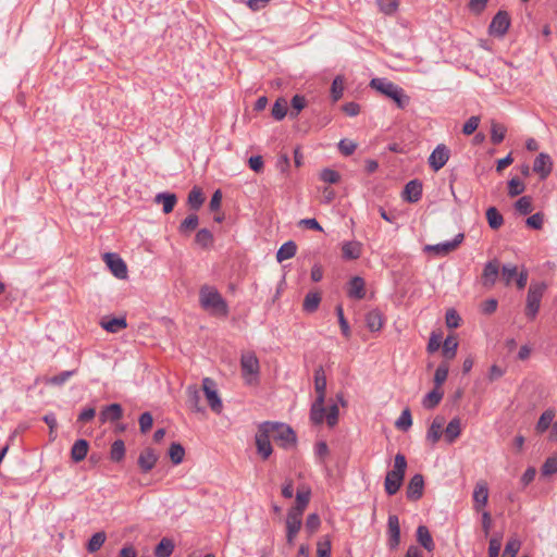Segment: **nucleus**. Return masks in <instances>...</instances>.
Returning <instances> with one entry per match:
<instances>
[{
  "label": "nucleus",
  "instance_id": "40",
  "mask_svg": "<svg viewBox=\"0 0 557 557\" xmlns=\"http://www.w3.org/2000/svg\"><path fill=\"white\" fill-rule=\"evenodd\" d=\"M507 128L505 125L499 124L497 122H492L491 126V141L494 145L500 144L506 135Z\"/></svg>",
  "mask_w": 557,
  "mask_h": 557
},
{
  "label": "nucleus",
  "instance_id": "51",
  "mask_svg": "<svg viewBox=\"0 0 557 557\" xmlns=\"http://www.w3.org/2000/svg\"><path fill=\"white\" fill-rule=\"evenodd\" d=\"M518 275V268L513 264H504L502 268V280L506 285H510L512 280Z\"/></svg>",
  "mask_w": 557,
  "mask_h": 557
},
{
  "label": "nucleus",
  "instance_id": "5",
  "mask_svg": "<svg viewBox=\"0 0 557 557\" xmlns=\"http://www.w3.org/2000/svg\"><path fill=\"white\" fill-rule=\"evenodd\" d=\"M407 469V460L403 454H397L394 459V468L388 471L385 476L384 487L388 495H395L404 481Z\"/></svg>",
  "mask_w": 557,
  "mask_h": 557
},
{
  "label": "nucleus",
  "instance_id": "54",
  "mask_svg": "<svg viewBox=\"0 0 557 557\" xmlns=\"http://www.w3.org/2000/svg\"><path fill=\"white\" fill-rule=\"evenodd\" d=\"M332 544L329 536L317 543V557H331Z\"/></svg>",
  "mask_w": 557,
  "mask_h": 557
},
{
  "label": "nucleus",
  "instance_id": "29",
  "mask_svg": "<svg viewBox=\"0 0 557 557\" xmlns=\"http://www.w3.org/2000/svg\"><path fill=\"white\" fill-rule=\"evenodd\" d=\"M445 441L448 444H453L461 434V420L459 418H454L447 424L445 429Z\"/></svg>",
  "mask_w": 557,
  "mask_h": 557
},
{
  "label": "nucleus",
  "instance_id": "53",
  "mask_svg": "<svg viewBox=\"0 0 557 557\" xmlns=\"http://www.w3.org/2000/svg\"><path fill=\"white\" fill-rule=\"evenodd\" d=\"M520 546L521 542L518 539H510L505 546L502 557H516Z\"/></svg>",
  "mask_w": 557,
  "mask_h": 557
},
{
  "label": "nucleus",
  "instance_id": "49",
  "mask_svg": "<svg viewBox=\"0 0 557 557\" xmlns=\"http://www.w3.org/2000/svg\"><path fill=\"white\" fill-rule=\"evenodd\" d=\"M516 210L525 215L532 212L533 206H532V198L529 196H523L519 198L515 203Z\"/></svg>",
  "mask_w": 557,
  "mask_h": 557
},
{
  "label": "nucleus",
  "instance_id": "45",
  "mask_svg": "<svg viewBox=\"0 0 557 557\" xmlns=\"http://www.w3.org/2000/svg\"><path fill=\"white\" fill-rule=\"evenodd\" d=\"M170 459L174 465H180L185 456V449L180 443H172L169 449Z\"/></svg>",
  "mask_w": 557,
  "mask_h": 557
},
{
  "label": "nucleus",
  "instance_id": "39",
  "mask_svg": "<svg viewBox=\"0 0 557 557\" xmlns=\"http://www.w3.org/2000/svg\"><path fill=\"white\" fill-rule=\"evenodd\" d=\"M458 348V341L455 336H447L443 343V355L447 359H453L456 356Z\"/></svg>",
  "mask_w": 557,
  "mask_h": 557
},
{
  "label": "nucleus",
  "instance_id": "59",
  "mask_svg": "<svg viewBox=\"0 0 557 557\" xmlns=\"http://www.w3.org/2000/svg\"><path fill=\"white\" fill-rule=\"evenodd\" d=\"M338 414H339V410H338L337 405H335V404L330 406L326 413L324 412V419L329 426L332 428L337 424Z\"/></svg>",
  "mask_w": 557,
  "mask_h": 557
},
{
  "label": "nucleus",
  "instance_id": "42",
  "mask_svg": "<svg viewBox=\"0 0 557 557\" xmlns=\"http://www.w3.org/2000/svg\"><path fill=\"white\" fill-rule=\"evenodd\" d=\"M195 242L202 248H208L213 244V235L208 228H201L197 232Z\"/></svg>",
  "mask_w": 557,
  "mask_h": 557
},
{
  "label": "nucleus",
  "instance_id": "10",
  "mask_svg": "<svg viewBox=\"0 0 557 557\" xmlns=\"http://www.w3.org/2000/svg\"><path fill=\"white\" fill-rule=\"evenodd\" d=\"M449 157H450L449 148L444 144H440L431 152V154L429 157V165L433 171L437 172L442 168H444V165L449 160Z\"/></svg>",
  "mask_w": 557,
  "mask_h": 557
},
{
  "label": "nucleus",
  "instance_id": "44",
  "mask_svg": "<svg viewBox=\"0 0 557 557\" xmlns=\"http://www.w3.org/2000/svg\"><path fill=\"white\" fill-rule=\"evenodd\" d=\"M106 539H107V536H106L104 532L101 531V532L95 533L88 541L87 550L89 553H95V552L99 550L101 548V546L104 544Z\"/></svg>",
  "mask_w": 557,
  "mask_h": 557
},
{
  "label": "nucleus",
  "instance_id": "36",
  "mask_svg": "<svg viewBox=\"0 0 557 557\" xmlns=\"http://www.w3.org/2000/svg\"><path fill=\"white\" fill-rule=\"evenodd\" d=\"M174 542L171 539L163 537L154 548L156 557H170L174 550Z\"/></svg>",
  "mask_w": 557,
  "mask_h": 557
},
{
  "label": "nucleus",
  "instance_id": "3",
  "mask_svg": "<svg viewBox=\"0 0 557 557\" xmlns=\"http://www.w3.org/2000/svg\"><path fill=\"white\" fill-rule=\"evenodd\" d=\"M314 389L317 398L310 409V420L313 424L318 425L324 421V401L326 396V376L321 366L314 370Z\"/></svg>",
  "mask_w": 557,
  "mask_h": 557
},
{
  "label": "nucleus",
  "instance_id": "43",
  "mask_svg": "<svg viewBox=\"0 0 557 557\" xmlns=\"http://www.w3.org/2000/svg\"><path fill=\"white\" fill-rule=\"evenodd\" d=\"M198 224H199L198 216L196 214H189L186 219H184L181 222V224L178 226V231L182 234H187V233L196 230Z\"/></svg>",
  "mask_w": 557,
  "mask_h": 557
},
{
  "label": "nucleus",
  "instance_id": "16",
  "mask_svg": "<svg viewBox=\"0 0 557 557\" xmlns=\"http://www.w3.org/2000/svg\"><path fill=\"white\" fill-rule=\"evenodd\" d=\"M388 546L391 549L397 548L400 543V525L396 515H391L387 522Z\"/></svg>",
  "mask_w": 557,
  "mask_h": 557
},
{
  "label": "nucleus",
  "instance_id": "25",
  "mask_svg": "<svg viewBox=\"0 0 557 557\" xmlns=\"http://www.w3.org/2000/svg\"><path fill=\"white\" fill-rule=\"evenodd\" d=\"M416 535L417 541L420 543L422 547H424L428 552L434 550L435 544L433 537L425 525H419Z\"/></svg>",
  "mask_w": 557,
  "mask_h": 557
},
{
  "label": "nucleus",
  "instance_id": "62",
  "mask_svg": "<svg viewBox=\"0 0 557 557\" xmlns=\"http://www.w3.org/2000/svg\"><path fill=\"white\" fill-rule=\"evenodd\" d=\"M320 178L325 183L336 184L341 176L336 171L332 169H324L320 174Z\"/></svg>",
  "mask_w": 557,
  "mask_h": 557
},
{
  "label": "nucleus",
  "instance_id": "27",
  "mask_svg": "<svg viewBox=\"0 0 557 557\" xmlns=\"http://www.w3.org/2000/svg\"><path fill=\"white\" fill-rule=\"evenodd\" d=\"M556 416V410L554 408L546 409L540 417L535 430L537 433L546 432L552 424L554 423V418Z\"/></svg>",
  "mask_w": 557,
  "mask_h": 557
},
{
  "label": "nucleus",
  "instance_id": "20",
  "mask_svg": "<svg viewBox=\"0 0 557 557\" xmlns=\"http://www.w3.org/2000/svg\"><path fill=\"white\" fill-rule=\"evenodd\" d=\"M488 500V487L486 482L479 481L475 484L474 491H473V502H474V509L480 510L482 507H485Z\"/></svg>",
  "mask_w": 557,
  "mask_h": 557
},
{
  "label": "nucleus",
  "instance_id": "57",
  "mask_svg": "<svg viewBox=\"0 0 557 557\" xmlns=\"http://www.w3.org/2000/svg\"><path fill=\"white\" fill-rule=\"evenodd\" d=\"M380 10L387 15L395 13L399 5V0H377Z\"/></svg>",
  "mask_w": 557,
  "mask_h": 557
},
{
  "label": "nucleus",
  "instance_id": "34",
  "mask_svg": "<svg viewBox=\"0 0 557 557\" xmlns=\"http://www.w3.org/2000/svg\"><path fill=\"white\" fill-rule=\"evenodd\" d=\"M367 327L371 332L380 331L383 326L382 314L379 310H371L366 315Z\"/></svg>",
  "mask_w": 557,
  "mask_h": 557
},
{
  "label": "nucleus",
  "instance_id": "2",
  "mask_svg": "<svg viewBox=\"0 0 557 557\" xmlns=\"http://www.w3.org/2000/svg\"><path fill=\"white\" fill-rule=\"evenodd\" d=\"M200 306L212 315L226 317L228 306L219 290L209 285H203L199 290Z\"/></svg>",
  "mask_w": 557,
  "mask_h": 557
},
{
  "label": "nucleus",
  "instance_id": "60",
  "mask_svg": "<svg viewBox=\"0 0 557 557\" xmlns=\"http://www.w3.org/2000/svg\"><path fill=\"white\" fill-rule=\"evenodd\" d=\"M306 107V99L305 97L300 96V95H295L293 98H292V108H293V111L290 112V115L292 116H297L299 114V112Z\"/></svg>",
  "mask_w": 557,
  "mask_h": 557
},
{
  "label": "nucleus",
  "instance_id": "50",
  "mask_svg": "<svg viewBox=\"0 0 557 557\" xmlns=\"http://www.w3.org/2000/svg\"><path fill=\"white\" fill-rule=\"evenodd\" d=\"M111 459L113 461H121L125 456V445L122 440H116L111 446Z\"/></svg>",
  "mask_w": 557,
  "mask_h": 557
},
{
  "label": "nucleus",
  "instance_id": "61",
  "mask_svg": "<svg viewBox=\"0 0 557 557\" xmlns=\"http://www.w3.org/2000/svg\"><path fill=\"white\" fill-rule=\"evenodd\" d=\"M527 225L534 230H541L544 223V215L541 212H536L529 216L525 221Z\"/></svg>",
  "mask_w": 557,
  "mask_h": 557
},
{
  "label": "nucleus",
  "instance_id": "41",
  "mask_svg": "<svg viewBox=\"0 0 557 557\" xmlns=\"http://www.w3.org/2000/svg\"><path fill=\"white\" fill-rule=\"evenodd\" d=\"M205 201L203 194L200 188L194 187L188 194V205L191 209L198 210Z\"/></svg>",
  "mask_w": 557,
  "mask_h": 557
},
{
  "label": "nucleus",
  "instance_id": "63",
  "mask_svg": "<svg viewBox=\"0 0 557 557\" xmlns=\"http://www.w3.org/2000/svg\"><path fill=\"white\" fill-rule=\"evenodd\" d=\"M557 472V458L549 457L546 459L544 465L542 466V474L550 475Z\"/></svg>",
  "mask_w": 557,
  "mask_h": 557
},
{
  "label": "nucleus",
  "instance_id": "64",
  "mask_svg": "<svg viewBox=\"0 0 557 557\" xmlns=\"http://www.w3.org/2000/svg\"><path fill=\"white\" fill-rule=\"evenodd\" d=\"M502 548V537L494 536L490 540L488 544V557H498Z\"/></svg>",
  "mask_w": 557,
  "mask_h": 557
},
{
  "label": "nucleus",
  "instance_id": "37",
  "mask_svg": "<svg viewBox=\"0 0 557 557\" xmlns=\"http://www.w3.org/2000/svg\"><path fill=\"white\" fill-rule=\"evenodd\" d=\"M443 395L444 393L436 387L433 391L429 392L422 400L424 408L432 409L436 407L442 400Z\"/></svg>",
  "mask_w": 557,
  "mask_h": 557
},
{
  "label": "nucleus",
  "instance_id": "15",
  "mask_svg": "<svg viewBox=\"0 0 557 557\" xmlns=\"http://www.w3.org/2000/svg\"><path fill=\"white\" fill-rule=\"evenodd\" d=\"M159 459L154 449L147 447L143 449L138 457V466L144 473L151 471Z\"/></svg>",
  "mask_w": 557,
  "mask_h": 557
},
{
  "label": "nucleus",
  "instance_id": "55",
  "mask_svg": "<svg viewBox=\"0 0 557 557\" xmlns=\"http://www.w3.org/2000/svg\"><path fill=\"white\" fill-rule=\"evenodd\" d=\"M412 424V418L409 409H405L399 418L396 420V428L403 431H407Z\"/></svg>",
  "mask_w": 557,
  "mask_h": 557
},
{
  "label": "nucleus",
  "instance_id": "24",
  "mask_svg": "<svg viewBox=\"0 0 557 557\" xmlns=\"http://www.w3.org/2000/svg\"><path fill=\"white\" fill-rule=\"evenodd\" d=\"M154 202L162 205L163 212L168 214L173 211L177 202V197L173 193H159L154 196Z\"/></svg>",
  "mask_w": 557,
  "mask_h": 557
},
{
  "label": "nucleus",
  "instance_id": "52",
  "mask_svg": "<svg viewBox=\"0 0 557 557\" xmlns=\"http://www.w3.org/2000/svg\"><path fill=\"white\" fill-rule=\"evenodd\" d=\"M75 373V370L72 371H63L59 373L58 375H53L49 379H47L46 383L50 385L61 386L63 385L67 380H70Z\"/></svg>",
  "mask_w": 557,
  "mask_h": 557
},
{
  "label": "nucleus",
  "instance_id": "11",
  "mask_svg": "<svg viewBox=\"0 0 557 557\" xmlns=\"http://www.w3.org/2000/svg\"><path fill=\"white\" fill-rule=\"evenodd\" d=\"M510 26V17L506 11H498L490 24V34L503 37Z\"/></svg>",
  "mask_w": 557,
  "mask_h": 557
},
{
  "label": "nucleus",
  "instance_id": "56",
  "mask_svg": "<svg viewBox=\"0 0 557 557\" xmlns=\"http://www.w3.org/2000/svg\"><path fill=\"white\" fill-rule=\"evenodd\" d=\"M525 189L524 184L518 178L512 177L508 182V194L510 197H516L520 194H522Z\"/></svg>",
  "mask_w": 557,
  "mask_h": 557
},
{
  "label": "nucleus",
  "instance_id": "6",
  "mask_svg": "<svg viewBox=\"0 0 557 557\" xmlns=\"http://www.w3.org/2000/svg\"><path fill=\"white\" fill-rule=\"evenodd\" d=\"M242 376L246 384L255 385L259 382L260 364L253 352H245L240 357Z\"/></svg>",
  "mask_w": 557,
  "mask_h": 557
},
{
  "label": "nucleus",
  "instance_id": "12",
  "mask_svg": "<svg viewBox=\"0 0 557 557\" xmlns=\"http://www.w3.org/2000/svg\"><path fill=\"white\" fill-rule=\"evenodd\" d=\"M104 261L112 272V274L117 278H125L127 275V267L122 258H120L116 253L108 252L104 255Z\"/></svg>",
  "mask_w": 557,
  "mask_h": 557
},
{
  "label": "nucleus",
  "instance_id": "58",
  "mask_svg": "<svg viewBox=\"0 0 557 557\" xmlns=\"http://www.w3.org/2000/svg\"><path fill=\"white\" fill-rule=\"evenodd\" d=\"M320 524V517L317 513H310L306 519L305 528L309 535H312L319 529Z\"/></svg>",
  "mask_w": 557,
  "mask_h": 557
},
{
  "label": "nucleus",
  "instance_id": "26",
  "mask_svg": "<svg viewBox=\"0 0 557 557\" xmlns=\"http://www.w3.org/2000/svg\"><path fill=\"white\" fill-rule=\"evenodd\" d=\"M444 418L443 417H436L428 432H426V440L432 443V444H435L440 441L441 436H442V430H443V425H444Z\"/></svg>",
  "mask_w": 557,
  "mask_h": 557
},
{
  "label": "nucleus",
  "instance_id": "33",
  "mask_svg": "<svg viewBox=\"0 0 557 557\" xmlns=\"http://www.w3.org/2000/svg\"><path fill=\"white\" fill-rule=\"evenodd\" d=\"M297 245L293 240L284 243L276 252V260L283 262L287 259L293 258L296 255Z\"/></svg>",
  "mask_w": 557,
  "mask_h": 557
},
{
  "label": "nucleus",
  "instance_id": "13",
  "mask_svg": "<svg viewBox=\"0 0 557 557\" xmlns=\"http://www.w3.org/2000/svg\"><path fill=\"white\" fill-rule=\"evenodd\" d=\"M533 171L541 180H546L553 171V161L549 154L541 152L534 160Z\"/></svg>",
  "mask_w": 557,
  "mask_h": 557
},
{
  "label": "nucleus",
  "instance_id": "8",
  "mask_svg": "<svg viewBox=\"0 0 557 557\" xmlns=\"http://www.w3.org/2000/svg\"><path fill=\"white\" fill-rule=\"evenodd\" d=\"M202 391L206 395L208 405L211 410L215 413H220L223 409L222 400L216 391L215 382L210 377H205L202 380Z\"/></svg>",
  "mask_w": 557,
  "mask_h": 557
},
{
  "label": "nucleus",
  "instance_id": "7",
  "mask_svg": "<svg viewBox=\"0 0 557 557\" xmlns=\"http://www.w3.org/2000/svg\"><path fill=\"white\" fill-rule=\"evenodd\" d=\"M546 287H547L546 284L542 283V282L531 283L529 290H528L527 307H525V314L530 319H534L535 315L537 314L540 305H541V300L546 290Z\"/></svg>",
  "mask_w": 557,
  "mask_h": 557
},
{
  "label": "nucleus",
  "instance_id": "14",
  "mask_svg": "<svg viewBox=\"0 0 557 557\" xmlns=\"http://www.w3.org/2000/svg\"><path fill=\"white\" fill-rule=\"evenodd\" d=\"M286 542L288 545H294L296 535L298 534L299 530L302 525V517L297 516L290 512H287L286 516Z\"/></svg>",
  "mask_w": 557,
  "mask_h": 557
},
{
  "label": "nucleus",
  "instance_id": "38",
  "mask_svg": "<svg viewBox=\"0 0 557 557\" xmlns=\"http://www.w3.org/2000/svg\"><path fill=\"white\" fill-rule=\"evenodd\" d=\"M486 220L488 222L490 227L493 230H498L504 223L503 215L498 212V210L495 207H490L486 210Z\"/></svg>",
  "mask_w": 557,
  "mask_h": 557
},
{
  "label": "nucleus",
  "instance_id": "9",
  "mask_svg": "<svg viewBox=\"0 0 557 557\" xmlns=\"http://www.w3.org/2000/svg\"><path fill=\"white\" fill-rule=\"evenodd\" d=\"M463 238V233H459L455 236L453 240L440 243L436 245H426L424 250L428 252H433L436 256H446L449 252L456 250L458 246L462 243Z\"/></svg>",
  "mask_w": 557,
  "mask_h": 557
},
{
  "label": "nucleus",
  "instance_id": "47",
  "mask_svg": "<svg viewBox=\"0 0 557 557\" xmlns=\"http://www.w3.org/2000/svg\"><path fill=\"white\" fill-rule=\"evenodd\" d=\"M449 367L447 363L442 362L434 373V384L436 388H441L444 382L447 380Z\"/></svg>",
  "mask_w": 557,
  "mask_h": 557
},
{
  "label": "nucleus",
  "instance_id": "23",
  "mask_svg": "<svg viewBox=\"0 0 557 557\" xmlns=\"http://www.w3.org/2000/svg\"><path fill=\"white\" fill-rule=\"evenodd\" d=\"M310 490L298 491L296 494V504L288 510V512L302 517L310 502Z\"/></svg>",
  "mask_w": 557,
  "mask_h": 557
},
{
  "label": "nucleus",
  "instance_id": "22",
  "mask_svg": "<svg viewBox=\"0 0 557 557\" xmlns=\"http://www.w3.org/2000/svg\"><path fill=\"white\" fill-rule=\"evenodd\" d=\"M348 296L354 299H362L366 296V283L360 276H354L348 284Z\"/></svg>",
  "mask_w": 557,
  "mask_h": 557
},
{
  "label": "nucleus",
  "instance_id": "46",
  "mask_svg": "<svg viewBox=\"0 0 557 557\" xmlns=\"http://www.w3.org/2000/svg\"><path fill=\"white\" fill-rule=\"evenodd\" d=\"M287 114V101L284 98H278L272 108V116L281 121L283 120Z\"/></svg>",
  "mask_w": 557,
  "mask_h": 557
},
{
  "label": "nucleus",
  "instance_id": "31",
  "mask_svg": "<svg viewBox=\"0 0 557 557\" xmlns=\"http://www.w3.org/2000/svg\"><path fill=\"white\" fill-rule=\"evenodd\" d=\"M186 393L188 406L197 412H202L203 407L200 406L201 396L199 388L196 385H190L187 387Z\"/></svg>",
  "mask_w": 557,
  "mask_h": 557
},
{
  "label": "nucleus",
  "instance_id": "1",
  "mask_svg": "<svg viewBox=\"0 0 557 557\" xmlns=\"http://www.w3.org/2000/svg\"><path fill=\"white\" fill-rule=\"evenodd\" d=\"M271 441L287 449L296 444V434L293 429L282 422L264 421L258 425L255 436L258 455L267 460L273 453Z\"/></svg>",
  "mask_w": 557,
  "mask_h": 557
},
{
  "label": "nucleus",
  "instance_id": "35",
  "mask_svg": "<svg viewBox=\"0 0 557 557\" xmlns=\"http://www.w3.org/2000/svg\"><path fill=\"white\" fill-rule=\"evenodd\" d=\"M321 302V295L318 292H310L306 295L302 304L304 311L314 312Z\"/></svg>",
  "mask_w": 557,
  "mask_h": 557
},
{
  "label": "nucleus",
  "instance_id": "28",
  "mask_svg": "<svg viewBox=\"0 0 557 557\" xmlns=\"http://www.w3.org/2000/svg\"><path fill=\"white\" fill-rule=\"evenodd\" d=\"M89 444L86 440H77L71 448V458L75 462L84 460L87 456Z\"/></svg>",
  "mask_w": 557,
  "mask_h": 557
},
{
  "label": "nucleus",
  "instance_id": "18",
  "mask_svg": "<svg viewBox=\"0 0 557 557\" xmlns=\"http://www.w3.org/2000/svg\"><path fill=\"white\" fill-rule=\"evenodd\" d=\"M422 183L419 180H412L405 185L403 191L404 200L414 203L421 199Z\"/></svg>",
  "mask_w": 557,
  "mask_h": 557
},
{
  "label": "nucleus",
  "instance_id": "19",
  "mask_svg": "<svg viewBox=\"0 0 557 557\" xmlns=\"http://www.w3.org/2000/svg\"><path fill=\"white\" fill-rule=\"evenodd\" d=\"M424 480L421 474H414L407 486V497L411 500H418L423 495Z\"/></svg>",
  "mask_w": 557,
  "mask_h": 557
},
{
  "label": "nucleus",
  "instance_id": "17",
  "mask_svg": "<svg viewBox=\"0 0 557 557\" xmlns=\"http://www.w3.org/2000/svg\"><path fill=\"white\" fill-rule=\"evenodd\" d=\"M499 275V263L497 260L488 261L482 272V284L485 287H492Z\"/></svg>",
  "mask_w": 557,
  "mask_h": 557
},
{
  "label": "nucleus",
  "instance_id": "30",
  "mask_svg": "<svg viewBox=\"0 0 557 557\" xmlns=\"http://www.w3.org/2000/svg\"><path fill=\"white\" fill-rule=\"evenodd\" d=\"M361 255V244L358 242H346L342 246V256L346 260H356Z\"/></svg>",
  "mask_w": 557,
  "mask_h": 557
},
{
  "label": "nucleus",
  "instance_id": "21",
  "mask_svg": "<svg viewBox=\"0 0 557 557\" xmlns=\"http://www.w3.org/2000/svg\"><path fill=\"white\" fill-rule=\"evenodd\" d=\"M123 409L120 404H111L104 407L99 414V420L101 423H106L108 421L115 422L122 419Z\"/></svg>",
  "mask_w": 557,
  "mask_h": 557
},
{
  "label": "nucleus",
  "instance_id": "4",
  "mask_svg": "<svg viewBox=\"0 0 557 557\" xmlns=\"http://www.w3.org/2000/svg\"><path fill=\"white\" fill-rule=\"evenodd\" d=\"M370 87L381 95L392 99L398 109H405L410 103V97L405 92V90L387 78H372Z\"/></svg>",
  "mask_w": 557,
  "mask_h": 557
},
{
  "label": "nucleus",
  "instance_id": "48",
  "mask_svg": "<svg viewBox=\"0 0 557 557\" xmlns=\"http://www.w3.org/2000/svg\"><path fill=\"white\" fill-rule=\"evenodd\" d=\"M344 92V78L343 76L338 75L336 76L331 86V95L333 98V101H338L343 97Z\"/></svg>",
  "mask_w": 557,
  "mask_h": 557
},
{
  "label": "nucleus",
  "instance_id": "32",
  "mask_svg": "<svg viewBox=\"0 0 557 557\" xmlns=\"http://www.w3.org/2000/svg\"><path fill=\"white\" fill-rule=\"evenodd\" d=\"M100 325L110 333H117L127 326L125 318H103Z\"/></svg>",
  "mask_w": 557,
  "mask_h": 557
}]
</instances>
